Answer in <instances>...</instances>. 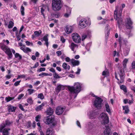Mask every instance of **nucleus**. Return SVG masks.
<instances>
[{
	"mask_svg": "<svg viewBox=\"0 0 135 135\" xmlns=\"http://www.w3.org/2000/svg\"><path fill=\"white\" fill-rule=\"evenodd\" d=\"M128 60L127 59H125L123 61L122 64L123 66L124 69L126 68V64L128 61Z\"/></svg>",
	"mask_w": 135,
	"mask_h": 135,
	"instance_id": "obj_30",
	"label": "nucleus"
},
{
	"mask_svg": "<svg viewBox=\"0 0 135 135\" xmlns=\"http://www.w3.org/2000/svg\"><path fill=\"white\" fill-rule=\"evenodd\" d=\"M120 89L122 90L125 93L127 92V88L126 86L124 85H122L120 86Z\"/></svg>",
	"mask_w": 135,
	"mask_h": 135,
	"instance_id": "obj_31",
	"label": "nucleus"
},
{
	"mask_svg": "<svg viewBox=\"0 0 135 135\" xmlns=\"http://www.w3.org/2000/svg\"><path fill=\"white\" fill-rule=\"evenodd\" d=\"M105 107L106 111L109 113H110V109L109 104L107 103H105Z\"/></svg>",
	"mask_w": 135,
	"mask_h": 135,
	"instance_id": "obj_28",
	"label": "nucleus"
},
{
	"mask_svg": "<svg viewBox=\"0 0 135 135\" xmlns=\"http://www.w3.org/2000/svg\"><path fill=\"white\" fill-rule=\"evenodd\" d=\"M71 63L73 66H78L80 64V62L78 61L72 59L71 60Z\"/></svg>",
	"mask_w": 135,
	"mask_h": 135,
	"instance_id": "obj_22",
	"label": "nucleus"
},
{
	"mask_svg": "<svg viewBox=\"0 0 135 135\" xmlns=\"http://www.w3.org/2000/svg\"><path fill=\"white\" fill-rule=\"evenodd\" d=\"M44 106V104L43 103L41 105L37 107L36 108L35 110L37 111H39L42 109L43 107Z\"/></svg>",
	"mask_w": 135,
	"mask_h": 135,
	"instance_id": "obj_26",
	"label": "nucleus"
},
{
	"mask_svg": "<svg viewBox=\"0 0 135 135\" xmlns=\"http://www.w3.org/2000/svg\"><path fill=\"white\" fill-rule=\"evenodd\" d=\"M80 69L78 68L77 69V71H76V72H75L76 74H78V75L79 74H80Z\"/></svg>",
	"mask_w": 135,
	"mask_h": 135,
	"instance_id": "obj_64",
	"label": "nucleus"
},
{
	"mask_svg": "<svg viewBox=\"0 0 135 135\" xmlns=\"http://www.w3.org/2000/svg\"><path fill=\"white\" fill-rule=\"evenodd\" d=\"M24 8L22 6H21L20 9V11L21 14L22 15L24 16Z\"/></svg>",
	"mask_w": 135,
	"mask_h": 135,
	"instance_id": "obj_43",
	"label": "nucleus"
},
{
	"mask_svg": "<svg viewBox=\"0 0 135 135\" xmlns=\"http://www.w3.org/2000/svg\"><path fill=\"white\" fill-rule=\"evenodd\" d=\"M91 31L90 30H88L86 32V33L85 34H86L87 36H90L91 34Z\"/></svg>",
	"mask_w": 135,
	"mask_h": 135,
	"instance_id": "obj_46",
	"label": "nucleus"
},
{
	"mask_svg": "<svg viewBox=\"0 0 135 135\" xmlns=\"http://www.w3.org/2000/svg\"><path fill=\"white\" fill-rule=\"evenodd\" d=\"M126 27L128 29H130L132 27V22L131 21V19L129 18H127L126 21Z\"/></svg>",
	"mask_w": 135,
	"mask_h": 135,
	"instance_id": "obj_14",
	"label": "nucleus"
},
{
	"mask_svg": "<svg viewBox=\"0 0 135 135\" xmlns=\"http://www.w3.org/2000/svg\"><path fill=\"white\" fill-rule=\"evenodd\" d=\"M102 75L105 77H107L109 76V73L108 70H105L103 71Z\"/></svg>",
	"mask_w": 135,
	"mask_h": 135,
	"instance_id": "obj_32",
	"label": "nucleus"
},
{
	"mask_svg": "<svg viewBox=\"0 0 135 135\" xmlns=\"http://www.w3.org/2000/svg\"><path fill=\"white\" fill-rule=\"evenodd\" d=\"M53 76L56 79L59 78H61V77L59 76L56 72L53 73Z\"/></svg>",
	"mask_w": 135,
	"mask_h": 135,
	"instance_id": "obj_44",
	"label": "nucleus"
},
{
	"mask_svg": "<svg viewBox=\"0 0 135 135\" xmlns=\"http://www.w3.org/2000/svg\"><path fill=\"white\" fill-rule=\"evenodd\" d=\"M98 110H93L89 112L88 113V115L89 117H94L98 114Z\"/></svg>",
	"mask_w": 135,
	"mask_h": 135,
	"instance_id": "obj_11",
	"label": "nucleus"
},
{
	"mask_svg": "<svg viewBox=\"0 0 135 135\" xmlns=\"http://www.w3.org/2000/svg\"><path fill=\"white\" fill-rule=\"evenodd\" d=\"M60 40L62 43H64L65 42V40L64 37H61Z\"/></svg>",
	"mask_w": 135,
	"mask_h": 135,
	"instance_id": "obj_61",
	"label": "nucleus"
},
{
	"mask_svg": "<svg viewBox=\"0 0 135 135\" xmlns=\"http://www.w3.org/2000/svg\"><path fill=\"white\" fill-rule=\"evenodd\" d=\"M44 121L46 124H50L52 127L54 126L56 124V122L54 119H45Z\"/></svg>",
	"mask_w": 135,
	"mask_h": 135,
	"instance_id": "obj_7",
	"label": "nucleus"
},
{
	"mask_svg": "<svg viewBox=\"0 0 135 135\" xmlns=\"http://www.w3.org/2000/svg\"><path fill=\"white\" fill-rule=\"evenodd\" d=\"M27 102L30 105L33 103V101L32 98L31 97H29L27 99Z\"/></svg>",
	"mask_w": 135,
	"mask_h": 135,
	"instance_id": "obj_37",
	"label": "nucleus"
},
{
	"mask_svg": "<svg viewBox=\"0 0 135 135\" xmlns=\"http://www.w3.org/2000/svg\"><path fill=\"white\" fill-rule=\"evenodd\" d=\"M46 7L45 6H43L41 8V13L42 15H43L44 16V12L45 9Z\"/></svg>",
	"mask_w": 135,
	"mask_h": 135,
	"instance_id": "obj_45",
	"label": "nucleus"
},
{
	"mask_svg": "<svg viewBox=\"0 0 135 135\" xmlns=\"http://www.w3.org/2000/svg\"><path fill=\"white\" fill-rule=\"evenodd\" d=\"M15 57L16 58H18L19 59H20L22 58V56L21 55H20L18 53H16L15 54Z\"/></svg>",
	"mask_w": 135,
	"mask_h": 135,
	"instance_id": "obj_41",
	"label": "nucleus"
},
{
	"mask_svg": "<svg viewBox=\"0 0 135 135\" xmlns=\"http://www.w3.org/2000/svg\"><path fill=\"white\" fill-rule=\"evenodd\" d=\"M132 69L133 70H135V61L132 62L131 65Z\"/></svg>",
	"mask_w": 135,
	"mask_h": 135,
	"instance_id": "obj_49",
	"label": "nucleus"
},
{
	"mask_svg": "<svg viewBox=\"0 0 135 135\" xmlns=\"http://www.w3.org/2000/svg\"><path fill=\"white\" fill-rule=\"evenodd\" d=\"M69 12H66L65 14L64 15V16L66 17H68L70 15L71 13H70V9H69Z\"/></svg>",
	"mask_w": 135,
	"mask_h": 135,
	"instance_id": "obj_39",
	"label": "nucleus"
},
{
	"mask_svg": "<svg viewBox=\"0 0 135 135\" xmlns=\"http://www.w3.org/2000/svg\"><path fill=\"white\" fill-rule=\"evenodd\" d=\"M28 94L31 95L35 92V90L33 89H27Z\"/></svg>",
	"mask_w": 135,
	"mask_h": 135,
	"instance_id": "obj_36",
	"label": "nucleus"
},
{
	"mask_svg": "<svg viewBox=\"0 0 135 135\" xmlns=\"http://www.w3.org/2000/svg\"><path fill=\"white\" fill-rule=\"evenodd\" d=\"M11 123L8 120H6L5 122L3 123L1 126V132H2L3 135H9V133L8 131L10 130L9 128H4L2 131V129L10 125Z\"/></svg>",
	"mask_w": 135,
	"mask_h": 135,
	"instance_id": "obj_4",
	"label": "nucleus"
},
{
	"mask_svg": "<svg viewBox=\"0 0 135 135\" xmlns=\"http://www.w3.org/2000/svg\"><path fill=\"white\" fill-rule=\"evenodd\" d=\"M113 57H115L116 56H118L119 55V54L118 52H117L115 50L113 51Z\"/></svg>",
	"mask_w": 135,
	"mask_h": 135,
	"instance_id": "obj_47",
	"label": "nucleus"
},
{
	"mask_svg": "<svg viewBox=\"0 0 135 135\" xmlns=\"http://www.w3.org/2000/svg\"><path fill=\"white\" fill-rule=\"evenodd\" d=\"M65 109V108L63 107L60 106H58L56 108L55 113L57 115H61L62 114Z\"/></svg>",
	"mask_w": 135,
	"mask_h": 135,
	"instance_id": "obj_9",
	"label": "nucleus"
},
{
	"mask_svg": "<svg viewBox=\"0 0 135 135\" xmlns=\"http://www.w3.org/2000/svg\"><path fill=\"white\" fill-rule=\"evenodd\" d=\"M38 65V62H36L35 65L33 66L32 68H35L37 67Z\"/></svg>",
	"mask_w": 135,
	"mask_h": 135,
	"instance_id": "obj_63",
	"label": "nucleus"
},
{
	"mask_svg": "<svg viewBox=\"0 0 135 135\" xmlns=\"http://www.w3.org/2000/svg\"><path fill=\"white\" fill-rule=\"evenodd\" d=\"M27 127H30L31 126V121H29L27 124Z\"/></svg>",
	"mask_w": 135,
	"mask_h": 135,
	"instance_id": "obj_56",
	"label": "nucleus"
},
{
	"mask_svg": "<svg viewBox=\"0 0 135 135\" xmlns=\"http://www.w3.org/2000/svg\"><path fill=\"white\" fill-rule=\"evenodd\" d=\"M72 37L73 41L76 43H79L81 42V40L80 36L76 33L72 34Z\"/></svg>",
	"mask_w": 135,
	"mask_h": 135,
	"instance_id": "obj_8",
	"label": "nucleus"
},
{
	"mask_svg": "<svg viewBox=\"0 0 135 135\" xmlns=\"http://www.w3.org/2000/svg\"><path fill=\"white\" fill-rule=\"evenodd\" d=\"M90 95L93 97L96 98V99L94 102V105L97 109H101L102 106V102H103V100L100 97L96 96L92 93H91Z\"/></svg>",
	"mask_w": 135,
	"mask_h": 135,
	"instance_id": "obj_2",
	"label": "nucleus"
},
{
	"mask_svg": "<svg viewBox=\"0 0 135 135\" xmlns=\"http://www.w3.org/2000/svg\"><path fill=\"white\" fill-rule=\"evenodd\" d=\"M20 49L22 50L24 52L27 53L31 52V50L29 48L26 47L25 45H23L22 47H21Z\"/></svg>",
	"mask_w": 135,
	"mask_h": 135,
	"instance_id": "obj_20",
	"label": "nucleus"
},
{
	"mask_svg": "<svg viewBox=\"0 0 135 135\" xmlns=\"http://www.w3.org/2000/svg\"><path fill=\"white\" fill-rule=\"evenodd\" d=\"M21 82V80L19 81H17L14 84V85L15 86H17L20 84V83Z\"/></svg>",
	"mask_w": 135,
	"mask_h": 135,
	"instance_id": "obj_57",
	"label": "nucleus"
},
{
	"mask_svg": "<svg viewBox=\"0 0 135 135\" xmlns=\"http://www.w3.org/2000/svg\"><path fill=\"white\" fill-rule=\"evenodd\" d=\"M82 84L79 82L75 83L74 86H68L67 88L70 91V95L75 98L81 90Z\"/></svg>",
	"mask_w": 135,
	"mask_h": 135,
	"instance_id": "obj_1",
	"label": "nucleus"
},
{
	"mask_svg": "<svg viewBox=\"0 0 135 135\" xmlns=\"http://www.w3.org/2000/svg\"><path fill=\"white\" fill-rule=\"evenodd\" d=\"M87 35L85 34H83L82 36V40L83 41L86 38Z\"/></svg>",
	"mask_w": 135,
	"mask_h": 135,
	"instance_id": "obj_51",
	"label": "nucleus"
},
{
	"mask_svg": "<svg viewBox=\"0 0 135 135\" xmlns=\"http://www.w3.org/2000/svg\"><path fill=\"white\" fill-rule=\"evenodd\" d=\"M65 61L67 62H71V59H70L69 57H66L65 58Z\"/></svg>",
	"mask_w": 135,
	"mask_h": 135,
	"instance_id": "obj_52",
	"label": "nucleus"
},
{
	"mask_svg": "<svg viewBox=\"0 0 135 135\" xmlns=\"http://www.w3.org/2000/svg\"><path fill=\"white\" fill-rule=\"evenodd\" d=\"M62 66L64 69L68 70H69L70 68V66L65 62H64Z\"/></svg>",
	"mask_w": 135,
	"mask_h": 135,
	"instance_id": "obj_24",
	"label": "nucleus"
},
{
	"mask_svg": "<svg viewBox=\"0 0 135 135\" xmlns=\"http://www.w3.org/2000/svg\"><path fill=\"white\" fill-rule=\"evenodd\" d=\"M54 131L52 128H49L47 130L46 135H52L54 133Z\"/></svg>",
	"mask_w": 135,
	"mask_h": 135,
	"instance_id": "obj_23",
	"label": "nucleus"
},
{
	"mask_svg": "<svg viewBox=\"0 0 135 135\" xmlns=\"http://www.w3.org/2000/svg\"><path fill=\"white\" fill-rule=\"evenodd\" d=\"M122 10V9H120L118 13L117 12V9H116L114 11V18L115 20H117L118 25L119 28L120 27V25L122 23V20L121 18Z\"/></svg>",
	"mask_w": 135,
	"mask_h": 135,
	"instance_id": "obj_3",
	"label": "nucleus"
},
{
	"mask_svg": "<svg viewBox=\"0 0 135 135\" xmlns=\"http://www.w3.org/2000/svg\"><path fill=\"white\" fill-rule=\"evenodd\" d=\"M24 96V94H22L18 95V99L20 100Z\"/></svg>",
	"mask_w": 135,
	"mask_h": 135,
	"instance_id": "obj_53",
	"label": "nucleus"
},
{
	"mask_svg": "<svg viewBox=\"0 0 135 135\" xmlns=\"http://www.w3.org/2000/svg\"><path fill=\"white\" fill-rule=\"evenodd\" d=\"M124 71L123 70L121 69L120 70L119 75L120 78V80L119 81L120 83H122L124 81Z\"/></svg>",
	"mask_w": 135,
	"mask_h": 135,
	"instance_id": "obj_15",
	"label": "nucleus"
},
{
	"mask_svg": "<svg viewBox=\"0 0 135 135\" xmlns=\"http://www.w3.org/2000/svg\"><path fill=\"white\" fill-rule=\"evenodd\" d=\"M54 112V110L50 107L47 108L46 111V113L47 115L52 116L51 118H54V115H52Z\"/></svg>",
	"mask_w": 135,
	"mask_h": 135,
	"instance_id": "obj_12",
	"label": "nucleus"
},
{
	"mask_svg": "<svg viewBox=\"0 0 135 135\" xmlns=\"http://www.w3.org/2000/svg\"><path fill=\"white\" fill-rule=\"evenodd\" d=\"M106 129L104 132V135H111L112 133L110 132V129L108 125L105 126Z\"/></svg>",
	"mask_w": 135,
	"mask_h": 135,
	"instance_id": "obj_17",
	"label": "nucleus"
},
{
	"mask_svg": "<svg viewBox=\"0 0 135 135\" xmlns=\"http://www.w3.org/2000/svg\"><path fill=\"white\" fill-rule=\"evenodd\" d=\"M69 43L70 44L69 46L72 51H74L75 49L78 48V46L77 45L75 44L73 42H70Z\"/></svg>",
	"mask_w": 135,
	"mask_h": 135,
	"instance_id": "obj_16",
	"label": "nucleus"
},
{
	"mask_svg": "<svg viewBox=\"0 0 135 135\" xmlns=\"http://www.w3.org/2000/svg\"><path fill=\"white\" fill-rule=\"evenodd\" d=\"M49 70L50 71L52 72L53 73L55 72V70L52 68L50 69Z\"/></svg>",
	"mask_w": 135,
	"mask_h": 135,
	"instance_id": "obj_62",
	"label": "nucleus"
},
{
	"mask_svg": "<svg viewBox=\"0 0 135 135\" xmlns=\"http://www.w3.org/2000/svg\"><path fill=\"white\" fill-rule=\"evenodd\" d=\"M65 87L64 85L59 84L57 85L56 89V92L58 94L61 90H63L65 89Z\"/></svg>",
	"mask_w": 135,
	"mask_h": 135,
	"instance_id": "obj_18",
	"label": "nucleus"
},
{
	"mask_svg": "<svg viewBox=\"0 0 135 135\" xmlns=\"http://www.w3.org/2000/svg\"><path fill=\"white\" fill-rule=\"evenodd\" d=\"M65 9L66 10V12H69V9H70V13H71V8H70L68 6H65Z\"/></svg>",
	"mask_w": 135,
	"mask_h": 135,
	"instance_id": "obj_55",
	"label": "nucleus"
},
{
	"mask_svg": "<svg viewBox=\"0 0 135 135\" xmlns=\"http://www.w3.org/2000/svg\"><path fill=\"white\" fill-rule=\"evenodd\" d=\"M73 27L71 26H67L66 27V29L65 30L66 32L69 34L71 33L73 31Z\"/></svg>",
	"mask_w": 135,
	"mask_h": 135,
	"instance_id": "obj_21",
	"label": "nucleus"
},
{
	"mask_svg": "<svg viewBox=\"0 0 135 135\" xmlns=\"http://www.w3.org/2000/svg\"><path fill=\"white\" fill-rule=\"evenodd\" d=\"M16 107L9 104L7 105V110L9 112H13L15 111Z\"/></svg>",
	"mask_w": 135,
	"mask_h": 135,
	"instance_id": "obj_19",
	"label": "nucleus"
},
{
	"mask_svg": "<svg viewBox=\"0 0 135 135\" xmlns=\"http://www.w3.org/2000/svg\"><path fill=\"white\" fill-rule=\"evenodd\" d=\"M88 25L87 21L85 18L82 19L80 21L79 25L80 27L84 28Z\"/></svg>",
	"mask_w": 135,
	"mask_h": 135,
	"instance_id": "obj_10",
	"label": "nucleus"
},
{
	"mask_svg": "<svg viewBox=\"0 0 135 135\" xmlns=\"http://www.w3.org/2000/svg\"><path fill=\"white\" fill-rule=\"evenodd\" d=\"M130 46L129 44H128L126 45V47L123 50L124 55L125 56H127L130 50Z\"/></svg>",
	"mask_w": 135,
	"mask_h": 135,
	"instance_id": "obj_13",
	"label": "nucleus"
},
{
	"mask_svg": "<svg viewBox=\"0 0 135 135\" xmlns=\"http://www.w3.org/2000/svg\"><path fill=\"white\" fill-rule=\"evenodd\" d=\"M2 49L4 51L8 56V58L9 59L11 58L13 55L11 53V51L15 55V50L14 49H10L6 45H3L1 46Z\"/></svg>",
	"mask_w": 135,
	"mask_h": 135,
	"instance_id": "obj_6",
	"label": "nucleus"
},
{
	"mask_svg": "<svg viewBox=\"0 0 135 135\" xmlns=\"http://www.w3.org/2000/svg\"><path fill=\"white\" fill-rule=\"evenodd\" d=\"M37 98H40L42 100L44 99V97L42 93H40L38 95Z\"/></svg>",
	"mask_w": 135,
	"mask_h": 135,
	"instance_id": "obj_40",
	"label": "nucleus"
},
{
	"mask_svg": "<svg viewBox=\"0 0 135 135\" xmlns=\"http://www.w3.org/2000/svg\"><path fill=\"white\" fill-rule=\"evenodd\" d=\"M52 6L53 10H59L62 6V3L61 0H52Z\"/></svg>",
	"mask_w": 135,
	"mask_h": 135,
	"instance_id": "obj_5",
	"label": "nucleus"
},
{
	"mask_svg": "<svg viewBox=\"0 0 135 135\" xmlns=\"http://www.w3.org/2000/svg\"><path fill=\"white\" fill-rule=\"evenodd\" d=\"M48 75V73H42L39 74V76H41L42 77H43L45 76H47Z\"/></svg>",
	"mask_w": 135,
	"mask_h": 135,
	"instance_id": "obj_42",
	"label": "nucleus"
},
{
	"mask_svg": "<svg viewBox=\"0 0 135 135\" xmlns=\"http://www.w3.org/2000/svg\"><path fill=\"white\" fill-rule=\"evenodd\" d=\"M19 107L23 111H25V109H23V106L22 105V104H20L19 105Z\"/></svg>",
	"mask_w": 135,
	"mask_h": 135,
	"instance_id": "obj_58",
	"label": "nucleus"
},
{
	"mask_svg": "<svg viewBox=\"0 0 135 135\" xmlns=\"http://www.w3.org/2000/svg\"><path fill=\"white\" fill-rule=\"evenodd\" d=\"M90 46V44H87L86 45V46L85 48L87 50V51H88L89 50V48Z\"/></svg>",
	"mask_w": 135,
	"mask_h": 135,
	"instance_id": "obj_54",
	"label": "nucleus"
},
{
	"mask_svg": "<svg viewBox=\"0 0 135 135\" xmlns=\"http://www.w3.org/2000/svg\"><path fill=\"white\" fill-rule=\"evenodd\" d=\"M123 110H124V113H125L127 114L129 112V109L128 107V106H123Z\"/></svg>",
	"mask_w": 135,
	"mask_h": 135,
	"instance_id": "obj_29",
	"label": "nucleus"
},
{
	"mask_svg": "<svg viewBox=\"0 0 135 135\" xmlns=\"http://www.w3.org/2000/svg\"><path fill=\"white\" fill-rule=\"evenodd\" d=\"M14 97H10L9 96H8L6 97L5 100L7 101V102H9L11 100H13V99H14Z\"/></svg>",
	"mask_w": 135,
	"mask_h": 135,
	"instance_id": "obj_35",
	"label": "nucleus"
},
{
	"mask_svg": "<svg viewBox=\"0 0 135 135\" xmlns=\"http://www.w3.org/2000/svg\"><path fill=\"white\" fill-rule=\"evenodd\" d=\"M109 26V25H107L105 27V29L107 31V36H109V31L108 30V27Z\"/></svg>",
	"mask_w": 135,
	"mask_h": 135,
	"instance_id": "obj_50",
	"label": "nucleus"
},
{
	"mask_svg": "<svg viewBox=\"0 0 135 135\" xmlns=\"http://www.w3.org/2000/svg\"><path fill=\"white\" fill-rule=\"evenodd\" d=\"M25 42L27 46H29L30 45H33L32 43H31L28 41H26Z\"/></svg>",
	"mask_w": 135,
	"mask_h": 135,
	"instance_id": "obj_60",
	"label": "nucleus"
},
{
	"mask_svg": "<svg viewBox=\"0 0 135 135\" xmlns=\"http://www.w3.org/2000/svg\"><path fill=\"white\" fill-rule=\"evenodd\" d=\"M44 41H45V44L46 45L47 47L48 46L49 43L48 42V35H45L43 38Z\"/></svg>",
	"mask_w": 135,
	"mask_h": 135,
	"instance_id": "obj_25",
	"label": "nucleus"
},
{
	"mask_svg": "<svg viewBox=\"0 0 135 135\" xmlns=\"http://www.w3.org/2000/svg\"><path fill=\"white\" fill-rule=\"evenodd\" d=\"M101 122L102 124L104 125L108 124L109 123V119H103Z\"/></svg>",
	"mask_w": 135,
	"mask_h": 135,
	"instance_id": "obj_27",
	"label": "nucleus"
},
{
	"mask_svg": "<svg viewBox=\"0 0 135 135\" xmlns=\"http://www.w3.org/2000/svg\"><path fill=\"white\" fill-rule=\"evenodd\" d=\"M45 70V68H41L39 69H38L37 71L40 72L42 71H44Z\"/></svg>",
	"mask_w": 135,
	"mask_h": 135,
	"instance_id": "obj_48",
	"label": "nucleus"
},
{
	"mask_svg": "<svg viewBox=\"0 0 135 135\" xmlns=\"http://www.w3.org/2000/svg\"><path fill=\"white\" fill-rule=\"evenodd\" d=\"M100 116L101 118H108L107 114L105 113H103L100 115Z\"/></svg>",
	"mask_w": 135,
	"mask_h": 135,
	"instance_id": "obj_33",
	"label": "nucleus"
},
{
	"mask_svg": "<svg viewBox=\"0 0 135 135\" xmlns=\"http://www.w3.org/2000/svg\"><path fill=\"white\" fill-rule=\"evenodd\" d=\"M41 33V30H39L38 31H36L34 32V34L35 35V37H38L40 35Z\"/></svg>",
	"mask_w": 135,
	"mask_h": 135,
	"instance_id": "obj_34",
	"label": "nucleus"
},
{
	"mask_svg": "<svg viewBox=\"0 0 135 135\" xmlns=\"http://www.w3.org/2000/svg\"><path fill=\"white\" fill-rule=\"evenodd\" d=\"M56 53L58 56H60L62 54V52L60 51H57Z\"/></svg>",
	"mask_w": 135,
	"mask_h": 135,
	"instance_id": "obj_59",
	"label": "nucleus"
},
{
	"mask_svg": "<svg viewBox=\"0 0 135 135\" xmlns=\"http://www.w3.org/2000/svg\"><path fill=\"white\" fill-rule=\"evenodd\" d=\"M13 22L11 21H10L8 26V27L9 28H11L13 27Z\"/></svg>",
	"mask_w": 135,
	"mask_h": 135,
	"instance_id": "obj_38",
	"label": "nucleus"
}]
</instances>
